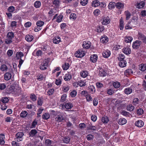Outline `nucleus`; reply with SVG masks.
I'll use <instances>...</instances> for the list:
<instances>
[{
  "label": "nucleus",
  "instance_id": "f257e3e1",
  "mask_svg": "<svg viewBox=\"0 0 146 146\" xmlns=\"http://www.w3.org/2000/svg\"><path fill=\"white\" fill-rule=\"evenodd\" d=\"M20 89L18 84H15V86H11L9 89L10 92L16 93L20 92Z\"/></svg>",
  "mask_w": 146,
  "mask_h": 146
},
{
  "label": "nucleus",
  "instance_id": "f03ea898",
  "mask_svg": "<svg viewBox=\"0 0 146 146\" xmlns=\"http://www.w3.org/2000/svg\"><path fill=\"white\" fill-rule=\"evenodd\" d=\"M48 60L45 59L42 61L40 65L39 68L42 70H44L47 69L48 67Z\"/></svg>",
  "mask_w": 146,
  "mask_h": 146
},
{
  "label": "nucleus",
  "instance_id": "7ed1b4c3",
  "mask_svg": "<svg viewBox=\"0 0 146 146\" xmlns=\"http://www.w3.org/2000/svg\"><path fill=\"white\" fill-rule=\"evenodd\" d=\"M85 55V52L81 50H78L74 54L75 56L77 58L82 57Z\"/></svg>",
  "mask_w": 146,
  "mask_h": 146
},
{
  "label": "nucleus",
  "instance_id": "20e7f679",
  "mask_svg": "<svg viewBox=\"0 0 146 146\" xmlns=\"http://www.w3.org/2000/svg\"><path fill=\"white\" fill-rule=\"evenodd\" d=\"M24 135V133L22 132H19L16 135L15 140L18 142L22 141L23 139V136Z\"/></svg>",
  "mask_w": 146,
  "mask_h": 146
},
{
  "label": "nucleus",
  "instance_id": "39448f33",
  "mask_svg": "<svg viewBox=\"0 0 146 146\" xmlns=\"http://www.w3.org/2000/svg\"><path fill=\"white\" fill-rule=\"evenodd\" d=\"M141 43V41L139 40H137L133 42L132 44L133 48L135 49L139 48Z\"/></svg>",
  "mask_w": 146,
  "mask_h": 146
},
{
  "label": "nucleus",
  "instance_id": "423d86ee",
  "mask_svg": "<svg viewBox=\"0 0 146 146\" xmlns=\"http://www.w3.org/2000/svg\"><path fill=\"white\" fill-rule=\"evenodd\" d=\"M137 36L139 40H142L143 42L146 43V36L144 35L141 33H139Z\"/></svg>",
  "mask_w": 146,
  "mask_h": 146
},
{
  "label": "nucleus",
  "instance_id": "0eeeda50",
  "mask_svg": "<svg viewBox=\"0 0 146 146\" xmlns=\"http://www.w3.org/2000/svg\"><path fill=\"white\" fill-rule=\"evenodd\" d=\"M63 17V16L62 15L57 16V14H56L53 17L52 20L53 21L54 19H56V21L58 23H60L62 21Z\"/></svg>",
  "mask_w": 146,
  "mask_h": 146
},
{
  "label": "nucleus",
  "instance_id": "6e6552de",
  "mask_svg": "<svg viewBox=\"0 0 146 146\" xmlns=\"http://www.w3.org/2000/svg\"><path fill=\"white\" fill-rule=\"evenodd\" d=\"M102 23L103 25H106L110 23V19L109 17H104L102 20Z\"/></svg>",
  "mask_w": 146,
  "mask_h": 146
},
{
  "label": "nucleus",
  "instance_id": "1a4fd4ad",
  "mask_svg": "<svg viewBox=\"0 0 146 146\" xmlns=\"http://www.w3.org/2000/svg\"><path fill=\"white\" fill-rule=\"evenodd\" d=\"M91 45V42L89 41H84L82 44V46L86 49L89 48Z\"/></svg>",
  "mask_w": 146,
  "mask_h": 146
},
{
  "label": "nucleus",
  "instance_id": "9d476101",
  "mask_svg": "<svg viewBox=\"0 0 146 146\" xmlns=\"http://www.w3.org/2000/svg\"><path fill=\"white\" fill-rule=\"evenodd\" d=\"M135 125L138 127H141L144 125V123L142 120H139L136 121Z\"/></svg>",
  "mask_w": 146,
  "mask_h": 146
},
{
  "label": "nucleus",
  "instance_id": "9b49d317",
  "mask_svg": "<svg viewBox=\"0 0 146 146\" xmlns=\"http://www.w3.org/2000/svg\"><path fill=\"white\" fill-rule=\"evenodd\" d=\"M64 119V117L63 116V115L62 114L58 115L55 118L56 121L58 122H61Z\"/></svg>",
  "mask_w": 146,
  "mask_h": 146
},
{
  "label": "nucleus",
  "instance_id": "f8f14e48",
  "mask_svg": "<svg viewBox=\"0 0 146 146\" xmlns=\"http://www.w3.org/2000/svg\"><path fill=\"white\" fill-rule=\"evenodd\" d=\"M11 73L7 72L5 73L4 75V79L6 80H9L11 77Z\"/></svg>",
  "mask_w": 146,
  "mask_h": 146
},
{
  "label": "nucleus",
  "instance_id": "ddd939ff",
  "mask_svg": "<svg viewBox=\"0 0 146 146\" xmlns=\"http://www.w3.org/2000/svg\"><path fill=\"white\" fill-rule=\"evenodd\" d=\"M123 52L125 54L128 55L131 53V50L128 47H126L122 49Z\"/></svg>",
  "mask_w": 146,
  "mask_h": 146
},
{
  "label": "nucleus",
  "instance_id": "4468645a",
  "mask_svg": "<svg viewBox=\"0 0 146 146\" xmlns=\"http://www.w3.org/2000/svg\"><path fill=\"white\" fill-rule=\"evenodd\" d=\"M145 5V2L144 1H142L137 3L136 5V7L138 9H141L143 8Z\"/></svg>",
  "mask_w": 146,
  "mask_h": 146
},
{
  "label": "nucleus",
  "instance_id": "2eb2a0df",
  "mask_svg": "<svg viewBox=\"0 0 146 146\" xmlns=\"http://www.w3.org/2000/svg\"><path fill=\"white\" fill-rule=\"evenodd\" d=\"M104 69L101 68H99V74L100 76L102 77L105 76L106 75Z\"/></svg>",
  "mask_w": 146,
  "mask_h": 146
},
{
  "label": "nucleus",
  "instance_id": "dca6fc26",
  "mask_svg": "<svg viewBox=\"0 0 146 146\" xmlns=\"http://www.w3.org/2000/svg\"><path fill=\"white\" fill-rule=\"evenodd\" d=\"M60 41L61 39L59 36L55 37L53 39V43L56 44H58Z\"/></svg>",
  "mask_w": 146,
  "mask_h": 146
},
{
  "label": "nucleus",
  "instance_id": "f3484780",
  "mask_svg": "<svg viewBox=\"0 0 146 146\" xmlns=\"http://www.w3.org/2000/svg\"><path fill=\"white\" fill-rule=\"evenodd\" d=\"M9 101V100L8 98L7 97H2L0 99V104H2L1 102L5 104L7 103Z\"/></svg>",
  "mask_w": 146,
  "mask_h": 146
},
{
  "label": "nucleus",
  "instance_id": "a211bd4d",
  "mask_svg": "<svg viewBox=\"0 0 146 146\" xmlns=\"http://www.w3.org/2000/svg\"><path fill=\"white\" fill-rule=\"evenodd\" d=\"M33 38V36L31 35H27L25 36V40L29 42H31Z\"/></svg>",
  "mask_w": 146,
  "mask_h": 146
},
{
  "label": "nucleus",
  "instance_id": "6ab92c4d",
  "mask_svg": "<svg viewBox=\"0 0 146 146\" xmlns=\"http://www.w3.org/2000/svg\"><path fill=\"white\" fill-rule=\"evenodd\" d=\"M100 40L101 42L103 43H106L108 42V38L106 36L104 35L102 36Z\"/></svg>",
  "mask_w": 146,
  "mask_h": 146
},
{
  "label": "nucleus",
  "instance_id": "aec40b11",
  "mask_svg": "<svg viewBox=\"0 0 146 146\" xmlns=\"http://www.w3.org/2000/svg\"><path fill=\"white\" fill-rule=\"evenodd\" d=\"M133 71L131 69H128L125 71L124 74L127 77H128L129 75L133 74Z\"/></svg>",
  "mask_w": 146,
  "mask_h": 146
},
{
  "label": "nucleus",
  "instance_id": "412c9836",
  "mask_svg": "<svg viewBox=\"0 0 146 146\" xmlns=\"http://www.w3.org/2000/svg\"><path fill=\"white\" fill-rule=\"evenodd\" d=\"M72 76L70 74L67 73L64 77V79L66 81H69L71 78Z\"/></svg>",
  "mask_w": 146,
  "mask_h": 146
},
{
  "label": "nucleus",
  "instance_id": "4be33fe9",
  "mask_svg": "<svg viewBox=\"0 0 146 146\" xmlns=\"http://www.w3.org/2000/svg\"><path fill=\"white\" fill-rule=\"evenodd\" d=\"M88 88L90 93L92 94H93L95 92L96 90L94 86L93 85L90 86L88 87Z\"/></svg>",
  "mask_w": 146,
  "mask_h": 146
},
{
  "label": "nucleus",
  "instance_id": "5701e85b",
  "mask_svg": "<svg viewBox=\"0 0 146 146\" xmlns=\"http://www.w3.org/2000/svg\"><path fill=\"white\" fill-rule=\"evenodd\" d=\"M5 139V135L3 134H0V144L3 145L5 143L4 139Z\"/></svg>",
  "mask_w": 146,
  "mask_h": 146
},
{
  "label": "nucleus",
  "instance_id": "b1692460",
  "mask_svg": "<svg viewBox=\"0 0 146 146\" xmlns=\"http://www.w3.org/2000/svg\"><path fill=\"white\" fill-rule=\"evenodd\" d=\"M127 122V120L124 118H121L119 120L118 123L121 125H122L125 124Z\"/></svg>",
  "mask_w": 146,
  "mask_h": 146
},
{
  "label": "nucleus",
  "instance_id": "393cba45",
  "mask_svg": "<svg viewBox=\"0 0 146 146\" xmlns=\"http://www.w3.org/2000/svg\"><path fill=\"white\" fill-rule=\"evenodd\" d=\"M97 56L96 54H94L91 56L90 59L91 61L94 63L97 61Z\"/></svg>",
  "mask_w": 146,
  "mask_h": 146
},
{
  "label": "nucleus",
  "instance_id": "a878e982",
  "mask_svg": "<svg viewBox=\"0 0 146 146\" xmlns=\"http://www.w3.org/2000/svg\"><path fill=\"white\" fill-rule=\"evenodd\" d=\"M92 6L94 7H97L100 5V2L98 0H95L92 3Z\"/></svg>",
  "mask_w": 146,
  "mask_h": 146
},
{
  "label": "nucleus",
  "instance_id": "bb28decb",
  "mask_svg": "<svg viewBox=\"0 0 146 146\" xmlns=\"http://www.w3.org/2000/svg\"><path fill=\"white\" fill-rule=\"evenodd\" d=\"M119 27L120 30H123L124 27V23L122 17H121L119 20Z\"/></svg>",
  "mask_w": 146,
  "mask_h": 146
},
{
  "label": "nucleus",
  "instance_id": "cd10ccee",
  "mask_svg": "<svg viewBox=\"0 0 146 146\" xmlns=\"http://www.w3.org/2000/svg\"><path fill=\"white\" fill-rule=\"evenodd\" d=\"M111 54L110 51L108 50L106 51L105 52H104L102 55L104 57L107 58L109 57Z\"/></svg>",
  "mask_w": 146,
  "mask_h": 146
},
{
  "label": "nucleus",
  "instance_id": "c85d7f7f",
  "mask_svg": "<svg viewBox=\"0 0 146 146\" xmlns=\"http://www.w3.org/2000/svg\"><path fill=\"white\" fill-rule=\"evenodd\" d=\"M127 62L125 60L120 61L119 63V66L122 68L126 66Z\"/></svg>",
  "mask_w": 146,
  "mask_h": 146
},
{
  "label": "nucleus",
  "instance_id": "c756f323",
  "mask_svg": "<svg viewBox=\"0 0 146 146\" xmlns=\"http://www.w3.org/2000/svg\"><path fill=\"white\" fill-rule=\"evenodd\" d=\"M132 91V90L131 87H129L125 88L124 90L125 93L127 94H130Z\"/></svg>",
  "mask_w": 146,
  "mask_h": 146
},
{
  "label": "nucleus",
  "instance_id": "7c9ffc66",
  "mask_svg": "<svg viewBox=\"0 0 146 146\" xmlns=\"http://www.w3.org/2000/svg\"><path fill=\"white\" fill-rule=\"evenodd\" d=\"M115 6L116 7L119 9H122L124 7V4L121 2H118L115 3Z\"/></svg>",
  "mask_w": 146,
  "mask_h": 146
},
{
  "label": "nucleus",
  "instance_id": "2f4dec72",
  "mask_svg": "<svg viewBox=\"0 0 146 146\" xmlns=\"http://www.w3.org/2000/svg\"><path fill=\"white\" fill-rule=\"evenodd\" d=\"M125 41L126 43L130 42L133 40V38L132 37L129 36L125 37Z\"/></svg>",
  "mask_w": 146,
  "mask_h": 146
},
{
  "label": "nucleus",
  "instance_id": "473e14b6",
  "mask_svg": "<svg viewBox=\"0 0 146 146\" xmlns=\"http://www.w3.org/2000/svg\"><path fill=\"white\" fill-rule=\"evenodd\" d=\"M77 83V84L80 87L84 86H86V82L82 81V80H80L78 81Z\"/></svg>",
  "mask_w": 146,
  "mask_h": 146
},
{
  "label": "nucleus",
  "instance_id": "72a5a7b5",
  "mask_svg": "<svg viewBox=\"0 0 146 146\" xmlns=\"http://www.w3.org/2000/svg\"><path fill=\"white\" fill-rule=\"evenodd\" d=\"M24 56L23 53L21 52H17L16 55V57L17 59H19Z\"/></svg>",
  "mask_w": 146,
  "mask_h": 146
},
{
  "label": "nucleus",
  "instance_id": "f704fd0d",
  "mask_svg": "<svg viewBox=\"0 0 146 146\" xmlns=\"http://www.w3.org/2000/svg\"><path fill=\"white\" fill-rule=\"evenodd\" d=\"M8 67L5 64H3L1 66L0 68L2 72H6L7 71Z\"/></svg>",
  "mask_w": 146,
  "mask_h": 146
},
{
  "label": "nucleus",
  "instance_id": "c9c22d12",
  "mask_svg": "<svg viewBox=\"0 0 146 146\" xmlns=\"http://www.w3.org/2000/svg\"><path fill=\"white\" fill-rule=\"evenodd\" d=\"M88 75V73L86 71H82L80 72V75L83 78L86 77Z\"/></svg>",
  "mask_w": 146,
  "mask_h": 146
},
{
  "label": "nucleus",
  "instance_id": "e433bc0d",
  "mask_svg": "<svg viewBox=\"0 0 146 146\" xmlns=\"http://www.w3.org/2000/svg\"><path fill=\"white\" fill-rule=\"evenodd\" d=\"M70 65L68 63L66 62L62 65V68L63 70H66L68 69Z\"/></svg>",
  "mask_w": 146,
  "mask_h": 146
},
{
  "label": "nucleus",
  "instance_id": "4c0bfd02",
  "mask_svg": "<svg viewBox=\"0 0 146 146\" xmlns=\"http://www.w3.org/2000/svg\"><path fill=\"white\" fill-rule=\"evenodd\" d=\"M73 106V104L71 103H66L64 105L65 108L67 109H71Z\"/></svg>",
  "mask_w": 146,
  "mask_h": 146
},
{
  "label": "nucleus",
  "instance_id": "58836bf2",
  "mask_svg": "<svg viewBox=\"0 0 146 146\" xmlns=\"http://www.w3.org/2000/svg\"><path fill=\"white\" fill-rule=\"evenodd\" d=\"M104 29V26L102 25L99 26L97 27L96 31L97 32L100 33L103 31Z\"/></svg>",
  "mask_w": 146,
  "mask_h": 146
},
{
  "label": "nucleus",
  "instance_id": "ea45409f",
  "mask_svg": "<svg viewBox=\"0 0 146 146\" xmlns=\"http://www.w3.org/2000/svg\"><path fill=\"white\" fill-rule=\"evenodd\" d=\"M41 5V3L39 1H36L34 4V6L36 8H38L40 7Z\"/></svg>",
  "mask_w": 146,
  "mask_h": 146
},
{
  "label": "nucleus",
  "instance_id": "a19ab883",
  "mask_svg": "<svg viewBox=\"0 0 146 146\" xmlns=\"http://www.w3.org/2000/svg\"><path fill=\"white\" fill-rule=\"evenodd\" d=\"M124 13L126 16V20H128L130 18L131 16V13L128 11H127L125 12Z\"/></svg>",
  "mask_w": 146,
  "mask_h": 146
},
{
  "label": "nucleus",
  "instance_id": "79ce46f5",
  "mask_svg": "<svg viewBox=\"0 0 146 146\" xmlns=\"http://www.w3.org/2000/svg\"><path fill=\"white\" fill-rule=\"evenodd\" d=\"M139 69L143 71H145L146 69V64H141L140 65Z\"/></svg>",
  "mask_w": 146,
  "mask_h": 146
},
{
  "label": "nucleus",
  "instance_id": "37998d69",
  "mask_svg": "<svg viewBox=\"0 0 146 146\" xmlns=\"http://www.w3.org/2000/svg\"><path fill=\"white\" fill-rule=\"evenodd\" d=\"M30 98L32 101H36L37 99L36 96L34 94H32L30 96Z\"/></svg>",
  "mask_w": 146,
  "mask_h": 146
},
{
  "label": "nucleus",
  "instance_id": "c03bdc74",
  "mask_svg": "<svg viewBox=\"0 0 146 146\" xmlns=\"http://www.w3.org/2000/svg\"><path fill=\"white\" fill-rule=\"evenodd\" d=\"M28 113L26 111H22L20 114V117H26Z\"/></svg>",
  "mask_w": 146,
  "mask_h": 146
},
{
  "label": "nucleus",
  "instance_id": "a18cd8bd",
  "mask_svg": "<svg viewBox=\"0 0 146 146\" xmlns=\"http://www.w3.org/2000/svg\"><path fill=\"white\" fill-rule=\"evenodd\" d=\"M37 131L35 129H32L29 133L30 136H33L37 133Z\"/></svg>",
  "mask_w": 146,
  "mask_h": 146
},
{
  "label": "nucleus",
  "instance_id": "49530a36",
  "mask_svg": "<svg viewBox=\"0 0 146 146\" xmlns=\"http://www.w3.org/2000/svg\"><path fill=\"white\" fill-rule=\"evenodd\" d=\"M44 24V22L42 21H38L36 22L37 26L40 27H42Z\"/></svg>",
  "mask_w": 146,
  "mask_h": 146
},
{
  "label": "nucleus",
  "instance_id": "de8ad7c7",
  "mask_svg": "<svg viewBox=\"0 0 146 146\" xmlns=\"http://www.w3.org/2000/svg\"><path fill=\"white\" fill-rule=\"evenodd\" d=\"M102 121L104 123H107L109 121V119L106 116L103 117L102 118Z\"/></svg>",
  "mask_w": 146,
  "mask_h": 146
},
{
  "label": "nucleus",
  "instance_id": "09e8293b",
  "mask_svg": "<svg viewBox=\"0 0 146 146\" xmlns=\"http://www.w3.org/2000/svg\"><path fill=\"white\" fill-rule=\"evenodd\" d=\"M115 5V3L114 2H110L108 6V8L110 9H112L113 8Z\"/></svg>",
  "mask_w": 146,
  "mask_h": 146
},
{
  "label": "nucleus",
  "instance_id": "8fccbe9b",
  "mask_svg": "<svg viewBox=\"0 0 146 146\" xmlns=\"http://www.w3.org/2000/svg\"><path fill=\"white\" fill-rule=\"evenodd\" d=\"M7 37L13 39L14 37L13 33L12 32H8L7 35Z\"/></svg>",
  "mask_w": 146,
  "mask_h": 146
},
{
  "label": "nucleus",
  "instance_id": "3c124183",
  "mask_svg": "<svg viewBox=\"0 0 146 146\" xmlns=\"http://www.w3.org/2000/svg\"><path fill=\"white\" fill-rule=\"evenodd\" d=\"M127 110L131 111L133 110L134 107L131 104H129L127 106Z\"/></svg>",
  "mask_w": 146,
  "mask_h": 146
},
{
  "label": "nucleus",
  "instance_id": "603ef678",
  "mask_svg": "<svg viewBox=\"0 0 146 146\" xmlns=\"http://www.w3.org/2000/svg\"><path fill=\"white\" fill-rule=\"evenodd\" d=\"M13 39L12 38H9L7 37V38L5 39V42L7 44H9L12 42Z\"/></svg>",
  "mask_w": 146,
  "mask_h": 146
},
{
  "label": "nucleus",
  "instance_id": "864d4df0",
  "mask_svg": "<svg viewBox=\"0 0 146 146\" xmlns=\"http://www.w3.org/2000/svg\"><path fill=\"white\" fill-rule=\"evenodd\" d=\"M54 88L49 89L47 92V95L49 96L52 95L54 92Z\"/></svg>",
  "mask_w": 146,
  "mask_h": 146
},
{
  "label": "nucleus",
  "instance_id": "5fc2aeb1",
  "mask_svg": "<svg viewBox=\"0 0 146 146\" xmlns=\"http://www.w3.org/2000/svg\"><path fill=\"white\" fill-rule=\"evenodd\" d=\"M49 114L48 113H45L42 115V118L44 119H47L50 117Z\"/></svg>",
  "mask_w": 146,
  "mask_h": 146
},
{
  "label": "nucleus",
  "instance_id": "6e6d98bb",
  "mask_svg": "<svg viewBox=\"0 0 146 146\" xmlns=\"http://www.w3.org/2000/svg\"><path fill=\"white\" fill-rule=\"evenodd\" d=\"M7 10L9 12L13 13L15 10V8L13 6H11L8 8Z\"/></svg>",
  "mask_w": 146,
  "mask_h": 146
},
{
  "label": "nucleus",
  "instance_id": "4d7b16f0",
  "mask_svg": "<svg viewBox=\"0 0 146 146\" xmlns=\"http://www.w3.org/2000/svg\"><path fill=\"white\" fill-rule=\"evenodd\" d=\"M69 87L67 85L63 86L62 88V90L64 92H67L69 90Z\"/></svg>",
  "mask_w": 146,
  "mask_h": 146
},
{
  "label": "nucleus",
  "instance_id": "13d9d810",
  "mask_svg": "<svg viewBox=\"0 0 146 146\" xmlns=\"http://www.w3.org/2000/svg\"><path fill=\"white\" fill-rule=\"evenodd\" d=\"M113 85L115 88H117L120 87V84L119 82H116L113 83Z\"/></svg>",
  "mask_w": 146,
  "mask_h": 146
},
{
  "label": "nucleus",
  "instance_id": "bf43d9fd",
  "mask_svg": "<svg viewBox=\"0 0 146 146\" xmlns=\"http://www.w3.org/2000/svg\"><path fill=\"white\" fill-rule=\"evenodd\" d=\"M66 94H63L61 96L60 99V102H63L66 100Z\"/></svg>",
  "mask_w": 146,
  "mask_h": 146
},
{
  "label": "nucleus",
  "instance_id": "052dcab7",
  "mask_svg": "<svg viewBox=\"0 0 146 146\" xmlns=\"http://www.w3.org/2000/svg\"><path fill=\"white\" fill-rule=\"evenodd\" d=\"M125 56L124 54H121L119 55L118 57V60L120 61L125 60Z\"/></svg>",
  "mask_w": 146,
  "mask_h": 146
},
{
  "label": "nucleus",
  "instance_id": "680f3d73",
  "mask_svg": "<svg viewBox=\"0 0 146 146\" xmlns=\"http://www.w3.org/2000/svg\"><path fill=\"white\" fill-rule=\"evenodd\" d=\"M143 113V110L142 109H139L137 110V113L139 115H142Z\"/></svg>",
  "mask_w": 146,
  "mask_h": 146
},
{
  "label": "nucleus",
  "instance_id": "e2e57ef3",
  "mask_svg": "<svg viewBox=\"0 0 146 146\" xmlns=\"http://www.w3.org/2000/svg\"><path fill=\"white\" fill-rule=\"evenodd\" d=\"M88 2V0H81L80 3L82 6H85L87 4Z\"/></svg>",
  "mask_w": 146,
  "mask_h": 146
},
{
  "label": "nucleus",
  "instance_id": "0e129e2a",
  "mask_svg": "<svg viewBox=\"0 0 146 146\" xmlns=\"http://www.w3.org/2000/svg\"><path fill=\"white\" fill-rule=\"evenodd\" d=\"M77 92L75 90H74L70 93L71 96L72 97H74L76 95Z\"/></svg>",
  "mask_w": 146,
  "mask_h": 146
},
{
  "label": "nucleus",
  "instance_id": "69168bd1",
  "mask_svg": "<svg viewBox=\"0 0 146 146\" xmlns=\"http://www.w3.org/2000/svg\"><path fill=\"white\" fill-rule=\"evenodd\" d=\"M86 99L87 101L89 102L92 101V98L89 94H87L86 95Z\"/></svg>",
  "mask_w": 146,
  "mask_h": 146
},
{
  "label": "nucleus",
  "instance_id": "338daca9",
  "mask_svg": "<svg viewBox=\"0 0 146 146\" xmlns=\"http://www.w3.org/2000/svg\"><path fill=\"white\" fill-rule=\"evenodd\" d=\"M70 140L69 137H65L63 139V141L64 143H67L69 142Z\"/></svg>",
  "mask_w": 146,
  "mask_h": 146
},
{
  "label": "nucleus",
  "instance_id": "774afa93",
  "mask_svg": "<svg viewBox=\"0 0 146 146\" xmlns=\"http://www.w3.org/2000/svg\"><path fill=\"white\" fill-rule=\"evenodd\" d=\"M76 18V15L75 13H71L70 16V19H75Z\"/></svg>",
  "mask_w": 146,
  "mask_h": 146
}]
</instances>
